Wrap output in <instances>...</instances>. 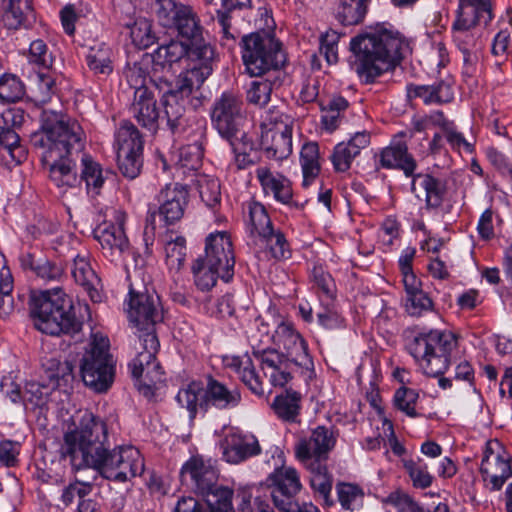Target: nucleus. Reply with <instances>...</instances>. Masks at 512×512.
Returning <instances> with one entry per match:
<instances>
[{"instance_id": "1", "label": "nucleus", "mask_w": 512, "mask_h": 512, "mask_svg": "<svg viewBox=\"0 0 512 512\" xmlns=\"http://www.w3.org/2000/svg\"><path fill=\"white\" fill-rule=\"evenodd\" d=\"M106 423L90 412H85L76 428L65 433L62 455L70 458L73 468H93L100 475L115 482H126L141 475L144 461L133 446L106 447Z\"/></svg>"}, {"instance_id": "2", "label": "nucleus", "mask_w": 512, "mask_h": 512, "mask_svg": "<svg viewBox=\"0 0 512 512\" xmlns=\"http://www.w3.org/2000/svg\"><path fill=\"white\" fill-rule=\"evenodd\" d=\"M355 70L366 84L393 70L409 52V44L397 31L377 29L352 38Z\"/></svg>"}, {"instance_id": "3", "label": "nucleus", "mask_w": 512, "mask_h": 512, "mask_svg": "<svg viewBox=\"0 0 512 512\" xmlns=\"http://www.w3.org/2000/svg\"><path fill=\"white\" fill-rule=\"evenodd\" d=\"M31 144L43 150L42 160H89L84 150V131L77 121L62 113L44 110L41 114L40 130L31 135Z\"/></svg>"}, {"instance_id": "4", "label": "nucleus", "mask_w": 512, "mask_h": 512, "mask_svg": "<svg viewBox=\"0 0 512 512\" xmlns=\"http://www.w3.org/2000/svg\"><path fill=\"white\" fill-rule=\"evenodd\" d=\"M30 313L35 328L48 335H74L82 328L72 299L60 288L33 294Z\"/></svg>"}, {"instance_id": "5", "label": "nucleus", "mask_w": 512, "mask_h": 512, "mask_svg": "<svg viewBox=\"0 0 512 512\" xmlns=\"http://www.w3.org/2000/svg\"><path fill=\"white\" fill-rule=\"evenodd\" d=\"M242 59L253 77L279 74L286 56L281 43L268 33H251L242 38Z\"/></svg>"}, {"instance_id": "6", "label": "nucleus", "mask_w": 512, "mask_h": 512, "mask_svg": "<svg viewBox=\"0 0 512 512\" xmlns=\"http://www.w3.org/2000/svg\"><path fill=\"white\" fill-rule=\"evenodd\" d=\"M455 347L456 340L451 333L433 330L416 336L409 344V351L426 375L438 377L449 367Z\"/></svg>"}, {"instance_id": "7", "label": "nucleus", "mask_w": 512, "mask_h": 512, "mask_svg": "<svg viewBox=\"0 0 512 512\" xmlns=\"http://www.w3.org/2000/svg\"><path fill=\"white\" fill-rule=\"evenodd\" d=\"M109 347L106 336L94 334L80 362L84 384L97 393H105L114 382L116 362Z\"/></svg>"}, {"instance_id": "8", "label": "nucleus", "mask_w": 512, "mask_h": 512, "mask_svg": "<svg viewBox=\"0 0 512 512\" xmlns=\"http://www.w3.org/2000/svg\"><path fill=\"white\" fill-rule=\"evenodd\" d=\"M176 399L185 407L193 419L197 408L208 411L210 408L227 409L239 404L241 396L237 389L229 390L213 378L208 379L206 388L198 382H192L179 390Z\"/></svg>"}, {"instance_id": "9", "label": "nucleus", "mask_w": 512, "mask_h": 512, "mask_svg": "<svg viewBox=\"0 0 512 512\" xmlns=\"http://www.w3.org/2000/svg\"><path fill=\"white\" fill-rule=\"evenodd\" d=\"M492 19V7L473 8L468 6L465 10H458L453 23V40L463 54V62L470 70L478 61L481 41L477 25L487 24Z\"/></svg>"}, {"instance_id": "10", "label": "nucleus", "mask_w": 512, "mask_h": 512, "mask_svg": "<svg viewBox=\"0 0 512 512\" xmlns=\"http://www.w3.org/2000/svg\"><path fill=\"white\" fill-rule=\"evenodd\" d=\"M127 314L130 323L137 329L139 341L148 334L156 335L155 326L163 321V309L159 296L145 286L129 288Z\"/></svg>"}, {"instance_id": "11", "label": "nucleus", "mask_w": 512, "mask_h": 512, "mask_svg": "<svg viewBox=\"0 0 512 512\" xmlns=\"http://www.w3.org/2000/svg\"><path fill=\"white\" fill-rule=\"evenodd\" d=\"M212 126L237 151L233 139H237L246 122V112L240 96L232 92H223L216 98L210 110Z\"/></svg>"}, {"instance_id": "12", "label": "nucleus", "mask_w": 512, "mask_h": 512, "mask_svg": "<svg viewBox=\"0 0 512 512\" xmlns=\"http://www.w3.org/2000/svg\"><path fill=\"white\" fill-rule=\"evenodd\" d=\"M159 346L157 336L148 334L139 341L137 356L130 364L132 375L137 379V388L145 397L153 396L157 384L163 381L162 367L155 357Z\"/></svg>"}, {"instance_id": "13", "label": "nucleus", "mask_w": 512, "mask_h": 512, "mask_svg": "<svg viewBox=\"0 0 512 512\" xmlns=\"http://www.w3.org/2000/svg\"><path fill=\"white\" fill-rule=\"evenodd\" d=\"M153 12L165 28H173L186 40L203 34L204 28L194 8L175 0H156Z\"/></svg>"}, {"instance_id": "14", "label": "nucleus", "mask_w": 512, "mask_h": 512, "mask_svg": "<svg viewBox=\"0 0 512 512\" xmlns=\"http://www.w3.org/2000/svg\"><path fill=\"white\" fill-rule=\"evenodd\" d=\"M480 472L486 486L497 491L512 476L511 457L498 440L486 443Z\"/></svg>"}, {"instance_id": "15", "label": "nucleus", "mask_w": 512, "mask_h": 512, "mask_svg": "<svg viewBox=\"0 0 512 512\" xmlns=\"http://www.w3.org/2000/svg\"><path fill=\"white\" fill-rule=\"evenodd\" d=\"M266 481L275 507L283 512H296L300 506L293 499L301 490L297 471L292 467H280Z\"/></svg>"}, {"instance_id": "16", "label": "nucleus", "mask_w": 512, "mask_h": 512, "mask_svg": "<svg viewBox=\"0 0 512 512\" xmlns=\"http://www.w3.org/2000/svg\"><path fill=\"white\" fill-rule=\"evenodd\" d=\"M273 341L279 349L285 351L284 356L290 358L295 367L306 372L312 371L314 364L308 353L307 344L290 324H279L273 334Z\"/></svg>"}, {"instance_id": "17", "label": "nucleus", "mask_w": 512, "mask_h": 512, "mask_svg": "<svg viewBox=\"0 0 512 512\" xmlns=\"http://www.w3.org/2000/svg\"><path fill=\"white\" fill-rule=\"evenodd\" d=\"M212 267L220 270V278L228 282L234 275L235 256L230 237L225 232L210 234L206 238L205 256Z\"/></svg>"}, {"instance_id": "18", "label": "nucleus", "mask_w": 512, "mask_h": 512, "mask_svg": "<svg viewBox=\"0 0 512 512\" xmlns=\"http://www.w3.org/2000/svg\"><path fill=\"white\" fill-rule=\"evenodd\" d=\"M259 362L263 377L274 387H284L300 369L294 362L276 349H266L254 353Z\"/></svg>"}, {"instance_id": "19", "label": "nucleus", "mask_w": 512, "mask_h": 512, "mask_svg": "<svg viewBox=\"0 0 512 512\" xmlns=\"http://www.w3.org/2000/svg\"><path fill=\"white\" fill-rule=\"evenodd\" d=\"M335 445L333 432L324 426L315 428L309 437L299 440L295 447L297 458L304 464L325 461Z\"/></svg>"}, {"instance_id": "20", "label": "nucleus", "mask_w": 512, "mask_h": 512, "mask_svg": "<svg viewBox=\"0 0 512 512\" xmlns=\"http://www.w3.org/2000/svg\"><path fill=\"white\" fill-rule=\"evenodd\" d=\"M116 224L102 223L94 230V237L101 245L103 254L115 258L129 251V240L124 231L125 214L115 212Z\"/></svg>"}, {"instance_id": "21", "label": "nucleus", "mask_w": 512, "mask_h": 512, "mask_svg": "<svg viewBox=\"0 0 512 512\" xmlns=\"http://www.w3.org/2000/svg\"><path fill=\"white\" fill-rule=\"evenodd\" d=\"M3 126L0 125V152L4 150L12 160L26 158L27 150L20 144L19 135L13 130L25 122V113L21 108H9L2 113Z\"/></svg>"}, {"instance_id": "22", "label": "nucleus", "mask_w": 512, "mask_h": 512, "mask_svg": "<svg viewBox=\"0 0 512 512\" xmlns=\"http://www.w3.org/2000/svg\"><path fill=\"white\" fill-rule=\"evenodd\" d=\"M181 478L183 482L190 481L197 492L203 494L217 484L218 472L210 461L194 456L183 465Z\"/></svg>"}, {"instance_id": "23", "label": "nucleus", "mask_w": 512, "mask_h": 512, "mask_svg": "<svg viewBox=\"0 0 512 512\" xmlns=\"http://www.w3.org/2000/svg\"><path fill=\"white\" fill-rule=\"evenodd\" d=\"M188 190L178 184L173 187L167 185L159 194L161 206L159 215L166 224L170 225L180 220L188 201Z\"/></svg>"}, {"instance_id": "24", "label": "nucleus", "mask_w": 512, "mask_h": 512, "mask_svg": "<svg viewBox=\"0 0 512 512\" xmlns=\"http://www.w3.org/2000/svg\"><path fill=\"white\" fill-rule=\"evenodd\" d=\"M131 113L139 125L149 131L155 132L158 127L159 110L154 94L150 90L140 89L134 92V101Z\"/></svg>"}, {"instance_id": "25", "label": "nucleus", "mask_w": 512, "mask_h": 512, "mask_svg": "<svg viewBox=\"0 0 512 512\" xmlns=\"http://www.w3.org/2000/svg\"><path fill=\"white\" fill-rule=\"evenodd\" d=\"M117 160H137L143 152V141L138 129L130 122H124L116 132Z\"/></svg>"}, {"instance_id": "26", "label": "nucleus", "mask_w": 512, "mask_h": 512, "mask_svg": "<svg viewBox=\"0 0 512 512\" xmlns=\"http://www.w3.org/2000/svg\"><path fill=\"white\" fill-rule=\"evenodd\" d=\"M208 77L209 70L207 68H204V72H202L192 66H187V69L178 75L173 88L166 80L160 79L157 82L156 79L149 78V82L160 90L166 88L171 92H176L178 95L189 98L193 90L199 89Z\"/></svg>"}, {"instance_id": "27", "label": "nucleus", "mask_w": 512, "mask_h": 512, "mask_svg": "<svg viewBox=\"0 0 512 512\" xmlns=\"http://www.w3.org/2000/svg\"><path fill=\"white\" fill-rule=\"evenodd\" d=\"M72 275L76 283L81 285L94 303L102 301L101 280L91 267L86 256L77 255L73 261Z\"/></svg>"}, {"instance_id": "28", "label": "nucleus", "mask_w": 512, "mask_h": 512, "mask_svg": "<svg viewBox=\"0 0 512 512\" xmlns=\"http://www.w3.org/2000/svg\"><path fill=\"white\" fill-rule=\"evenodd\" d=\"M186 48V65L202 72H204V68H207L210 76L213 71L212 63L215 57V50L212 44L203 34H200L186 40Z\"/></svg>"}, {"instance_id": "29", "label": "nucleus", "mask_w": 512, "mask_h": 512, "mask_svg": "<svg viewBox=\"0 0 512 512\" xmlns=\"http://www.w3.org/2000/svg\"><path fill=\"white\" fill-rule=\"evenodd\" d=\"M260 452L259 442L254 435H233L228 445L223 449V456L227 462L238 464L249 457L258 455Z\"/></svg>"}, {"instance_id": "30", "label": "nucleus", "mask_w": 512, "mask_h": 512, "mask_svg": "<svg viewBox=\"0 0 512 512\" xmlns=\"http://www.w3.org/2000/svg\"><path fill=\"white\" fill-rule=\"evenodd\" d=\"M113 58L112 49L104 42H98L89 47L86 54V63L94 76L105 79L114 70Z\"/></svg>"}, {"instance_id": "31", "label": "nucleus", "mask_w": 512, "mask_h": 512, "mask_svg": "<svg viewBox=\"0 0 512 512\" xmlns=\"http://www.w3.org/2000/svg\"><path fill=\"white\" fill-rule=\"evenodd\" d=\"M257 178L261 183L263 190L271 192L274 198L283 204H289L292 200L293 192L291 182L281 174L274 175L266 168L257 170Z\"/></svg>"}, {"instance_id": "32", "label": "nucleus", "mask_w": 512, "mask_h": 512, "mask_svg": "<svg viewBox=\"0 0 512 512\" xmlns=\"http://www.w3.org/2000/svg\"><path fill=\"white\" fill-rule=\"evenodd\" d=\"M407 96L409 99H421L425 104H441L450 102L453 99V91L450 85L439 82L434 85H414L407 86Z\"/></svg>"}, {"instance_id": "33", "label": "nucleus", "mask_w": 512, "mask_h": 512, "mask_svg": "<svg viewBox=\"0 0 512 512\" xmlns=\"http://www.w3.org/2000/svg\"><path fill=\"white\" fill-rule=\"evenodd\" d=\"M29 85L33 99L39 103L48 102L56 92L55 77L50 68L31 73Z\"/></svg>"}, {"instance_id": "34", "label": "nucleus", "mask_w": 512, "mask_h": 512, "mask_svg": "<svg viewBox=\"0 0 512 512\" xmlns=\"http://www.w3.org/2000/svg\"><path fill=\"white\" fill-rule=\"evenodd\" d=\"M187 102L188 98L178 95L176 92H171L168 89L164 91L162 105L167 125L172 132L183 125Z\"/></svg>"}, {"instance_id": "35", "label": "nucleus", "mask_w": 512, "mask_h": 512, "mask_svg": "<svg viewBox=\"0 0 512 512\" xmlns=\"http://www.w3.org/2000/svg\"><path fill=\"white\" fill-rule=\"evenodd\" d=\"M21 264L25 269L32 270L38 277L44 280H58L64 272L61 264L41 255L25 254L21 257Z\"/></svg>"}, {"instance_id": "36", "label": "nucleus", "mask_w": 512, "mask_h": 512, "mask_svg": "<svg viewBox=\"0 0 512 512\" xmlns=\"http://www.w3.org/2000/svg\"><path fill=\"white\" fill-rule=\"evenodd\" d=\"M233 490L216 484L209 491L201 494L211 512H235L232 505ZM242 512H252L249 506L242 509Z\"/></svg>"}, {"instance_id": "37", "label": "nucleus", "mask_w": 512, "mask_h": 512, "mask_svg": "<svg viewBox=\"0 0 512 512\" xmlns=\"http://www.w3.org/2000/svg\"><path fill=\"white\" fill-rule=\"evenodd\" d=\"M301 395L295 391H286L275 397L272 408L275 414L284 421L294 422L300 411Z\"/></svg>"}, {"instance_id": "38", "label": "nucleus", "mask_w": 512, "mask_h": 512, "mask_svg": "<svg viewBox=\"0 0 512 512\" xmlns=\"http://www.w3.org/2000/svg\"><path fill=\"white\" fill-rule=\"evenodd\" d=\"M186 55V41L172 39L168 43L160 45L153 57L162 66H172L174 63L186 62Z\"/></svg>"}, {"instance_id": "39", "label": "nucleus", "mask_w": 512, "mask_h": 512, "mask_svg": "<svg viewBox=\"0 0 512 512\" xmlns=\"http://www.w3.org/2000/svg\"><path fill=\"white\" fill-rule=\"evenodd\" d=\"M369 0H340L337 18L344 25H356L366 15Z\"/></svg>"}, {"instance_id": "40", "label": "nucleus", "mask_w": 512, "mask_h": 512, "mask_svg": "<svg viewBox=\"0 0 512 512\" xmlns=\"http://www.w3.org/2000/svg\"><path fill=\"white\" fill-rule=\"evenodd\" d=\"M232 366L241 381L255 394L263 395L264 387L261 377L256 373L255 367L249 357L245 359L234 358Z\"/></svg>"}, {"instance_id": "41", "label": "nucleus", "mask_w": 512, "mask_h": 512, "mask_svg": "<svg viewBox=\"0 0 512 512\" xmlns=\"http://www.w3.org/2000/svg\"><path fill=\"white\" fill-rule=\"evenodd\" d=\"M250 233L255 242L273 230L271 219L266 208L259 202L249 204Z\"/></svg>"}, {"instance_id": "42", "label": "nucleus", "mask_w": 512, "mask_h": 512, "mask_svg": "<svg viewBox=\"0 0 512 512\" xmlns=\"http://www.w3.org/2000/svg\"><path fill=\"white\" fill-rule=\"evenodd\" d=\"M424 189L426 204L428 207H438L441 205L445 193L444 185L430 175H417L412 181V191L416 193V184Z\"/></svg>"}, {"instance_id": "43", "label": "nucleus", "mask_w": 512, "mask_h": 512, "mask_svg": "<svg viewBox=\"0 0 512 512\" xmlns=\"http://www.w3.org/2000/svg\"><path fill=\"white\" fill-rule=\"evenodd\" d=\"M292 118L284 113L278 106H271L265 110L261 115L260 126L266 132H281L287 133L292 129Z\"/></svg>"}, {"instance_id": "44", "label": "nucleus", "mask_w": 512, "mask_h": 512, "mask_svg": "<svg viewBox=\"0 0 512 512\" xmlns=\"http://www.w3.org/2000/svg\"><path fill=\"white\" fill-rule=\"evenodd\" d=\"M44 168L58 187H73L77 182V172L72 162H45Z\"/></svg>"}, {"instance_id": "45", "label": "nucleus", "mask_w": 512, "mask_h": 512, "mask_svg": "<svg viewBox=\"0 0 512 512\" xmlns=\"http://www.w3.org/2000/svg\"><path fill=\"white\" fill-rule=\"evenodd\" d=\"M311 471L310 483L315 492H318L327 504L332 489V476L328 473L326 465L315 461L314 464L305 465Z\"/></svg>"}, {"instance_id": "46", "label": "nucleus", "mask_w": 512, "mask_h": 512, "mask_svg": "<svg viewBox=\"0 0 512 512\" xmlns=\"http://www.w3.org/2000/svg\"><path fill=\"white\" fill-rule=\"evenodd\" d=\"M280 85L278 76L268 75L266 78L255 80L247 91V100L258 106L266 105L270 101L273 87Z\"/></svg>"}, {"instance_id": "47", "label": "nucleus", "mask_w": 512, "mask_h": 512, "mask_svg": "<svg viewBox=\"0 0 512 512\" xmlns=\"http://www.w3.org/2000/svg\"><path fill=\"white\" fill-rule=\"evenodd\" d=\"M369 135L366 133H357L348 142H341L335 146L331 160H352L360 156L362 149L369 144Z\"/></svg>"}, {"instance_id": "48", "label": "nucleus", "mask_w": 512, "mask_h": 512, "mask_svg": "<svg viewBox=\"0 0 512 512\" xmlns=\"http://www.w3.org/2000/svg\"><path fill=\"white\" fill-rule=\"evenodd\" d=\"M3 21L9 29H17L32 14L31 0H8Z\"/></svg>"}, {"instance_id": "49", "label": "nucleus", "mask_w": 512, "mask_h": 512, "mask_svg": "<svg viewBox=\"0 0 512 512\" xmlns=\"http://www.w3.org/2000/svg\"><path fill=\"white\" fill-rule=\"evenodd\" d=\"M195 285L202 291L210 290L220 277V270L212 267L202 257L195 260L192 266Z\"/></svg>"}, {"instance_id": "50", "label": "nucleus", "mask_w": 512, "mask_h": 512, "mask_svg": "<svg viewBox=\"0 0 512 512\" xmlns=\"http://www.w3.org/2000/svg\"><path fill=\"white\" fill-rule=\"evenodd\" d=\"M402 462L415 488L426 489L432 485L433 476L428 471V465L422 459H403Z\"/></svg>"}, {"instance_id": "51", "label": "nucleus", "mask_w": 512, "mask_h": 512, "mask_svg": "<svg viewBox=\"0 0 512 512\" xmlns=\"http://www.w3.org/2000/svg\"><path fill=\"white\" fill-rule=\"evenodd\" d=\"M272 145L265 149L267 159L286 160L292 153V129L272 133Z\"/></svg>"}, {"instance_id": "52", "label": "nucleus", "mask_w": 512, "mask_h": 512, "mask_svg": "<svg viewBox=\"0 0 512 512\" xmlns=\"http://www.w3.org/2000/svg\"><path fill=\"white\" fill-rule=\"evenodd\" d=\"M130 29V37L135 46L146 49L155 42V35L152 31V23L146 18H137L133 24H126Z\"/></svg>"}, {"instance_id": "53", "label": "nucleus", "mask_w": 512, "mask_h": 512, "mask_svg": "<svg viewBox=\"0 0 512 512\" xmlns=\"http://www.w3.org/2000/svg\"><path fill=\"white\" fill-rule=\"evenodd\" d=\"M256 244L268 249V252L275 259H285L290 255L284 235L280 231H274V229L260 238Z\"/></svg>"}, {"instance_id": "54", "label": "nucleus", "mask_w": 512, "mask_h": 512, "mask_svg": "<svg viewBox=\"0 0 512 512\" xmlns=\"http://www.w3.org/2000/svg\"><path fill=\"white\" fill-rule=\"evenodd\" d=\"M28 63L38 69L51 68L53 57L43 40L37 39L30 44Z\"/></svg>"}, {"instance_id": "55", "label": "nucleus", "mask_w": 512, "mask_h": 512, "mask_svg": "<svg viewBox=\"0 0 512 512\" xmlns=\"http://www.w3.org/2000/svg\"><path fill=\"white\" fill-rule=\"evenodd\" d=\"M24 95V86L14 75L0 77V100L2 102H16Z\"/></svg>"}, {"instance_id": "56", "label": "nucleus", "mask_w": 512, "mask_h": 512, "mask_svg": "<svg viewBox=\"0 0 512 512\" xmlns=\"http://www.w3.org/2000/svg\"><path fill=\"white\" fill-rule=\"evenodd\" d=\"M199 194L207 207L214 208L220 203V183L217 179L203 178L198 182Z\"/></svg>"}, {"instance_id": "57", "label": "nucleus", "mask_w": 512, "mask_h": 512, "mask_svg": "<svg viewBox=\"0 0 512 512\" xmlns=\"http://www.w3.org/2000/svg\"><path fill=\"white\" fill-rule=\"evenodd\" d=\"M184 242V239L179 237L175 241L166 244V264L169 269L178 271L182 267L186 256Z\"/></svg>"}, {"instance_id": "58", "label": "nucleus", "mask_w": 512, "mask_h": 512, "mask_svg": "<svg viewBox=\"0 0 512 512\" xmlns=\"http://www.w3.org/2000/svg\"><path fill=\"white\" fill-rule=\"evenodd\" d=\"M48 378L50 380H55L59 382L62 380L65 383H68L69 380L74 378V365L70 361H59L56 359H50L45 364Z\"/></svg>"}, {"instance_id": "59", "label": "nucleus", "mask_w": 512, "mask_h": 512, "mask_svg": "<svg viewBox=\"0 0 512 512\" xmlns=\"http://www.w3.org/2000/svg\"><path fill=\"white\" fill-rule=\"evenodd\" d=\"M91 491L92 485L90 483L76 480L63 489L60 501L64 507H68L73 503L76 497L81 501L85 496L89 495Z\"/></svg>"}, {"instance_id": "60", "label": "nucleus", "mask_w": 512, "mask_h": 512, "mask_svg": "<svg viewBox=\"0 0 512 512\" xmlns=\"http://www.w3.org/2000/svg\"><path fill=\"white\" fill-rule=\"evenodd\" d=\"M431 308L432 301L422 289L407 294L406 310L410 315L419 316Z\"/></svg>"}, {"instance_id": "61", "label": "nucleus", "mask_w": 512, "mask_h": 512, "mask_svg": "<svg viewBox=\"0 0 512 512\" xmlns=\"http://www.w3.org/2000/svg\"><path fill=\"white\" fill-rule=\"evenodd\" d=\"M417 398L418 394L415 390L402 387L396 391L394 402L399 410L405 412L410 417H415V403Z\"/></svg>"}, {"instance_id": "62", "label": "nucleus", "mask_w": 512, "mask_h": 512, "mask_svg": "<svg viewBox=\"0 0 512 512\" xmlns=\"http://www.w3.org/2000/svg\"><path fill=\"white\" fill-rule=\"evenodd\" d=\"M148 71L141 63H134L125 70V78L131 88L138 92L140 89L149 90L147 86Z\"/></svg>"}, {"instance_id": "63", "label": "nucleus", "mask_w": 512, "mask_h": 512, "mask_svg": "<svg viewBox=\"0 0 512 512\" xmlns=\"http://www.w3.org/2000/svg\"><path fill=\"white\" fill-rule=\"evenodd\" d=\"M447 142L453 150H456L461 157L470 156L474 151V144L464 138L453 125L445 134Z\"/></svg>"}, {"instance_id": "64", "label": "nucleus", "mask_w": 512, "mask_h": 512, "mask_svg": "<svg viewBox=\"0 0 512 512\" xmlns=\"http://www.w3.org/2000/svg\"><path fill=\"white\" fill-rule=\"evenodd\" d=\"M363 494L357 486L352 484H340L338 486V498L341 506L346 510H354L362 500Z\"/></svg>"}]
</instances>
